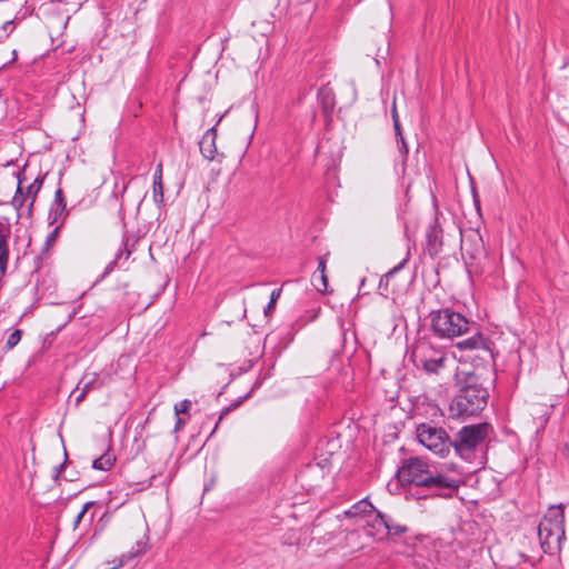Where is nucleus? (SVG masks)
<instances>
[{"mask_svg": "<svg viewBox=\"0 0 569 569\" xmlns=\"http://www.w3.org/2000/svg\"><path fill=\"white\" fill-rule=\"evenodd\" d=\"M397 478L402 485L413 486L417 490L423 489L430 495L443 497L452 496L460 486L459 477L433 471L418 457L405 460L397 471Z\"/></svg>", "mask_w": 569, "mask_h": 569, "instance_id": "f257e3e1", "label": "nucleus"}, {"mask_svg": "<svg viewBox=\"0 0 569 569\" xmlns=\"http://www.w3.org/2000/svg\"><path fill=\"white\" fill-rule=\"evenodd\" d=\"M489 392L480 385L469 382L462 387L449 405L451 418H468L485 409Z\"/></svg>", "mask_w": 569, "mask_h": 569, "instance_id": "f03ea898", "label": "nucleus"}, {"mask_svg": "<svg viewBox=\"0 0 569 569\" xmlns=\"http://www.w3.org/2000/svg\"><path fill=\"white\" fill-rule=\"evenodd\" d=\"M540 546L545 552L560 549L565 539V513L562 505L551 506L538 526Z\"/></svg>", "mask_w": 569, "mask_h": 569, "instance_id": "7ed1b4c3", "label": "nucleus"}, {"mask_svg": "<svg viewBox=\"0 0 569 569\" xmlns=\"http://www.w3.org/2000/svg\"><path fill=\"white\" fill-rule=\"evenodd\" d=\"M410 359L417 369L438 375L448 366L450 358L441 348H436L426 339L418 340L411 349Z\"/></svg>", "mask_w": 569, "mask_h": 569, "instance_id": "20e7f679", "label": "nucleus"}, {"mask_svg": "<svg viewBox=\"0 0 569 569\" xmlns=\"http://www.w3.org/2000/svg\"><path fill=\"white\" fill-rule=\"evenodd\" d=\"M470 321L462 313L441 309L431 315V329L439 338L453 339L468 333Z\"/></svg>", "mask_w": 569, "mask_h": 569, "instance_id": "39448f33", "label": "nucleus"}, {"mask_svg": "<svg viewBox=\"0 0 569 569\" xmlns=\"http://www.w3.org/2000/svg\"><path fill=\"white\" fill-rule=\"evenodd\" d=\"M489 425L480 423L463 427L455 440H451L456 453L463 460L470 461L475 450L487 437Z\"/></svg>", "mask_w": 569, "mask_h": 569, "instance_id": "423d86ee", "label": "nucleus"}, {"mask_svg": "<svg viewBox=\"0 0 569 569\" xmlns=\"http://www.w3.org/2000/svg\"><path fill=\"white\" fill-rule=\"evenodd\" d=\"M360 512L366 513L363 529L367 536L372 537L376 540H383L388 537L387 516L375 510L373 506L366 500L352 506L349 511V513L353 516H357Z\"/></svg>", "mask_w": 569, "mask_h": 569, "instance_id": "0eeeda50", "label": "nucleus"}, {"mask_svg": "<svg viewBox=\"0 0 569 569\" xmlns=\"http://www.w3.org/2000/svg\"><path fill=\"white\" fill-rule=\"evenodd\" d=\"M417 439L428 450L440 457H446L452 443L447 432L439 427H433L428 423H422L417 428Z\"/></svg>", "mask_w": 569, "mask_h": 569, "instance_id": "6e6552de", "label": "nucleus"}, {"mask_svg": "<svg viewBox=\"0 0 569 569\" xmlns=\"http://www.w3.org/2000/svg\"><path fill=\"white\" fill-rule=\"evenodd\" d=\"M102 386V381L100 380L98 373L88 372L84 373L76 389L71 392L70 398L74 397L76 406H79L87 393L91 390L98 389Z\"/></svg>", "mask_w": 569, "mask_h": 569, "instance_id": "1a4fd4ad", "label": "nucleus"}, {"mask_svg": "<svg viewBox=\"0 0 569 569\" xmlns=\"http://www.w3.org/2000/svg\"><path fill=\"white\" fill-rule=\"evenodd\" d=\"M11 234L9 219L0 218V272L4 273L9 260L8 239Z\"/></svg>", "mask_w": 569, "mask_h": 569, "instance_id": "9d476101", "label": "nucleus"}, {"mask_svg": "<svg viewBox=\"0 0 569 569\" xmlns=\"http://www.w3.org/2000/svg\"><path fill=\"white\" fill-rule=\"evenodd\" d=\"M426 238L428 252L430 256H437L442 248V228L438 218H435L433 222L429 226Z\"/></svg>", "mask_w": 569, "mask_h": 569, "instance_id": "9b49d317", "label": "nucleus"}, {"mask_svg": "<svg viewBox=\"0 0 569 569\" xmlns=\"http://www.w3.org/2000/svg\"><path fill=\"white\" fill-rule=\"evenodd\" d=\"M216 138L217 131L214 128H210L203 134L202 139L199 142L200 151L202 156L208 160H214L218 151L216 147Z\"/></svg>", "mask_w": 569, "mask_h": 569, "instance_id": "f8f14e48", "label": "nucleus"}, {"mask_svg": "<svg viewBox=\"0 0 569 569\" xmlns=\"http://www.w3.org/2000/svg\"><path fill=\"white\" fill-rule=\"evenodd\" d=\"M457 348L461 351H489L488 340L480 332L459 341Z\"/></svg>", "mask_w": 569, "mask_h": 569, "instance_id": "ddd939ff", "label": "nucleus"}, {"mask_svg": "<svg viewBox=\"0 0 569 569\" xmlns=\"http://www.w3.org/2000/svg\"><path fill=\"white\" fill-rule=\"evenodd\" d=\"M153 200L158 206L163 203L162 163L160 162L153 174L152 186Z\"/></svg>", "mask_w": 569, "mask_h": 569, "instance_id": "4468645a", "label": "nucleus"}, {"mask_svg": "<svg viewBox=\"0 0 569 569\" xmlns=\"http://www.w3.org/2000/svg\"><path fill=\"white\" fill-rule=\"evenodd\" d=\"M114 460V456H112L109 452H106L93 460L92 467L97 470L108 471L112 468Z\"/></svg>", "mask_w": 569, "mask_h": 569, "instance_id": "2eb2a0df", "label": "nucleus"}, {"mask_svg": "<svg viewBox=\"0 0 569 569\" xmlns=\"http://www.w3.org/2000/svg\"><path fill=\"white\" fill-rule=\"evenodd\" d=\"M66 211V201L61 189H58L54 193V201L51 207V212L54 214V219L61 216Z\"/></svg>", "mask_w": 569, "mask_h": 569, "instance_id": "dca6fc26", "label": "nucleus"}, {"mask_svg": "<svg viewBox=\"0 0 569 569\" xmlns=\"http://www.w3.org/2000/svg\"><path fill=\"white\" fill-rule=\"evenodd\" d=\"M408 259H409V254H407V257L405 259H402L396 267H393L388 272H386L380 279L379 288L387 289L390 278L393 277L395 273H397L399 270H401L405 267Z\"/></svg>", "mask_w": 569, "mask_h": 569, "instance_id": "f3484780", "label": "nucleus"}, {"mask_svg": "<svg viewBox=\"0 0 569 569\" xmlns=\"http://www.w3.org/2000/svg\"><path fill=\"white\" fill-rule=\"evenodd\" d=\"M43 179L42 178H36L33 182L27 188L26 190V197L29 198V207H31L36 200V197L38 192L40 191L42 187Z\"/></svg>", "mask_w": 569, "mask_h": 569, "instance_id": "a211bd4d", "label": "nucleus"}, {"mask_svg": "<svg viewBox=\"0 0 569 569\" xmlns=\"http://www.w3.org/2000/svg\"><path fill=\"white\" fill-rule=\"evenodd\" d=\"M387 525H388V536H402L408 531V528L400 523H395L392 519L387 517Z\"/></svg>", "mask_w": 569, "mask_h": 569, "instance_id": "6ab92c4d", "label": "nucleus"}, {"mask_svg": "<svg viewBox=\"0 0 569 569\" xmlns=\"http://www.w3.org/2000/svg\"><path fill=\"white\" fill-rule=\"evenodd\" d=\"M27 200H29V198H27L26 192L22 191L21 181L19 180L16 196L12 199V204L19 210Z\"/></svg>", "mask_w": 569, "mask_h": 569, "instance_id": "aec40b11", "label": "nucleus"}, {"mask_svg": "<svg viewBox=\"0 0 569 569\" xmlns=\"http://www.w3.org/2000/svg\"><path fill=\"white\" fill-rule=\"evenodd\" d=\"M312 282L318 291L323 292L327 290L328 283L326 273L316 272L312 277Z\"/></svg>", "mask_w": 569, "mask_h": 569, "instance_id": "412c9836", "label": "nucleus"}, {"mask_svg": "<svg viewBox=\"0 0 569 569\" xmlns=\"http://www.w3.org/2000/svg\"><path fill=\"white\" fill-rule=\"evenodd\" d=\"M396 142H397L398 151L402 157V161L405 162L407 160L408 152H409L407 141L403 136H400V137H396Z\"/></svg>", "mask_w": 569, "mask_h": 569, "instance_id": "4be33fe9", "label": "nucleus"}, {"mask_svg": "<svg viewBox=\"0 0 569 569\" xmlns=\"http://www.w3.org/2000/svg\"><path fill=\"white\" fill-rule=\"evenodd\" d=\"M94 506V502L92 501H89V502H86L83 506H82V509L81 511L77 515L74 521H73V528L77 529L79 527V525L81 523L82 520H84L86 518V515L88 512V510Z\"/></svg>", "mask_w": 569, "mask_h": 569, "instance_id": "5701e85b", "label": "nucleus"}, {"mask_svg": "<svg viewBox=\"0 0 569 569\" xmlns=\"http://www.w3.org/2000/svg\"><path fill=\"white\" fill-rule=\"evenodd\" d=\"M281 289H274L271 295H270V301L268 303V306L264 308V315L268 316L272 309L274 308V305L277 302V300L280 298L281 296Z\"/></svg>", "mask_w": 569, "mask_h": 569, "instance_id": "b1692460", "label": "nucleus"}, {"mask_svg": "<svg viewBox=\"0 0 569 569\" xmlns=\"http://www.w3.org/2000/svg\"><path fill=\"white\" fill-rule=\"evenodd\" d=\"M21 336H22L21 330H18V329L13 330L7 339L8 349H12L13 347H16L19 343V341L21 340Z\"/></svg>", "mask_w": 569, "mask_h": 569, "instance_id": "393cba45", "label": "nucleus"}, {"mask_svg": "<svg viewBox=\"0 0 569 569\" xmlns=\"http://www.w3.org/2000/svg\"><path fill=\"white\" fill-rule=\"evenodd\" d=\"M191 408V401L190 400H182L181 402L177 403L174 406V412L176 416H179L180 413H186Z\"/></svg>", "mask_w": 569, "mask_h": 569, "instance_id": "a878e982", "label": "nucleus"}, {"mask_svg": "<svg viewBox=\"0 0 569 569\" xmlns=\"http://www.w3.org/2000/svg\"><path fill=\"white\" fill-rule=\"evenodd\" d=\"M326 262L327 261L325 256L319 258L317 273H326Z\"/></svg>", "mask_w": 569, "mask_h": 569, "instance_id": "bb28decb", "label": "nucleus"}, {"mask_svg": "<svg viewBox=\"0 0 569 569\" xmlns=\"http://www.w3.org/2000/svg\"><path fill=\"white\" fill-rule=\"evenodd\" d=\"M393 129H395L396 137L403 136L399 119H396V121H393Z\"/></svg>", "mask_w": 569, "mask_h": 569, "instance_id": "cd10ccee", "label": "nucleus"}, {"mask_svg": "<svg viewBox=\"0 0 569 569\" xmlns=\"http://www.w3.org/2000/svg\"><path fill=\"white\" fill-rule=\"evenodd\" d=\"M63 467H64V463H61V465L54 467V476H53L54 479H58L60 477V473H61Z\"/></svg>", "mask_w": 569, "mask_h": 569, "instance_id": "c85d7f7f", "label": "nucleus"}, {"mask_svg": "<svg viewBox=\"0 0 569 569\" xmlns=\"http://www.w3.org/2000/svg\"><path fill=\"white\" fill-rule=\"evenodd\" d=\"M391 116H392V122L396 121V119H399V116H398L395 102H393V106H392V109H391Z\"/></svg>", "mask_w": 569, "mask_h": 569, "instance_id": "c756f323", "label": "nucleus"}, {"mask_svg": "<svg viewBox=\"0 0 569 569\" xmlns=\"http://www.w3.org/2000/svg\"><path fill=\"white\" fill-rule=\"evenodd\" d=\"M143 548H144V547H143V543H142V542H137V548L134 549L133 555L136 556V555L141 553V552L143 551Z\"/></svg>", "mask_w": 569, "mask_h": 569, "instance_id": "7c9ffc66", "label": "nucleus"}, {"mask_svg": "<svg viewBox=\"0 0 569 569\" xmlns=\"http://www.w3.org/2000/svg\"><path fill=\"white\" fill-rule=\"evenodd\" d=\"M325 103L327 106H332L333 104V99L331 97H329V94H327L326 98H325Z\"/></svg>", "mask_w": 569, "mask_h": 569, "instance_id": "2f4dec72", "label": "nucleus"}, {"mask_svg": "<svg viewBox=\"0 0 569 569\" xmlns=\"http://www.w3.org/2000/svg\"><path fill=\"white\" fill-rule=\"evenodd\" d=\"M183 423V420L181 418H177V422H176V431H178L180 429V427L182 426Z\"/></svg>", "mask_w": 569, "mask_h": 569, "instance_id": "473e14b6", "label": "nucleus"}, {"mask_svg": "<svg viewBox=\"0 0 569 569\" xmlns=\"http://www.w3.org/2000/svg\"><path fill=\"white\" fill-rule=\"evenodd\" d=\"M562 453L569 458V443L565 445L562 448Z\"/></svg>", "mask_w": 569, "mask_h": 569, "instance_id": "72a5a7b5", "label": "nucleus"}, {"mask_svg": "<svg viewBox=\"0 0 569 569\" xmlns=\"http://www.w3.org/2000/svg\"><path fill=\"white\" fill-rule=\"evenodd\" d=\"M229 409H224L223 412L221 413V416L219 417V421L222 420L223 418V415L228 412Z\"/></svg>", "mask_w": 569, "mask_h": 569, "instance_id": "f704fd0d", "label": "nucleus"}, {"mask_svg": "<svg viewBox=\"0 0 569 569\" xmlns=\"http://www.w3.org/2000/svg\"><path fill=\"white\" fill-rule=\"evenodd\" d=\"M92 520H93V516H90V517L87 519V522H88V523H91V522H92Z\"/></svg>", "mask_w": 569, "mask_h": 569, "instance_id": "c9c22d12", "label": "nucleus"}]
</instances>
